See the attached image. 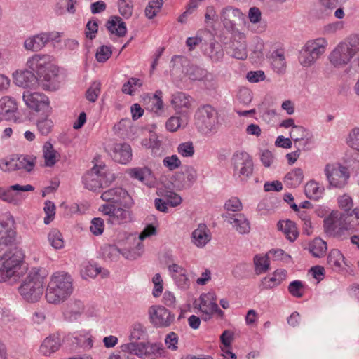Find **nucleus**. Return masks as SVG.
Masks as SVG:
<instances>
[{"label": "nucleus", "instance_id": "obj_51", "mask_svg": "<svg viewBox=\"0 0 359 359\" xmlns=\"http://www.w3.org/2000/svg\"><path fill=\"white\" fill-rule=\"evenodd\" d=\"M318 59L314 57L311 53L306 51L305 48H302L299 53V60L301 65L304 67H311L313 65Z\"/></svg>", "mask_w": 359, "mask_h": 359}, {"label": "nucleus", "instance_id": "obj_21", "mask_svg": "<svg viewBox=\"0 0 359 359\" xmlns=\"http://www.w3.org/2000/svg\"><path fill=\"white\" fill-rule=\"evenodd\" d=\"M337 0H318L313 8L314 16L318 19H324L330 16L337 7Z\"/></svg>", "mask_w": 359, "mask_h": 359}, {"label": "nucleus", "instance_id": "obj_50", "mask_svg": "<svg viewBox=\"0 0 359 359\" xmlns=\"http://www.w3.org/2000/svg\"><path fill=\"white\" fill-rule=\"evenodd\" d=\"M304 285L301 280H294L288 285L290 294L297 298H301L304 295Z\"/></svg>", "mask_w": 359, "mask_h": 359}, {"label": "nucleus", "instance_id": "obj_42", "mask_svg": "<svg viewBox=\"0 0 359 359\" xmlns=\"http://www.w3.org/2000/svg\"><path fill=\"white\" fill-rule=\"evenodd\" d=\"M205 53L210 60L215 62L221 61L224 55L222 46L218 43H211Z\"/></svg>", "mask_w": 359, "mask_h": 359}, {"label": "nucleus", "instance_id": "obj_49", "mask_svg": "<svg viewBox=\"0 0 359 359\" xmlns=\"http://www.w3.org/2000/svg\"><path fill=\"white\" fill-rule=\"evenodd\" d=\"M45 117L42 118L37 121L36 126L38 130L43 135H47L50 133L52 128L53 126V121L51 119L48 118V116L49 115L44 114Z\"/></svg>", "mask_w": 359, "mask_h": 359}, {"label": "nucleus", "instance_id": "obj_62", "mask_svg": "<svg viewBox=\"0 0 359 359\" xmlns=\"http://www.w3.org/2000/svg\"><path fill=\"white\" fill-rule=\"evenodd\" d=\"M152 282L154 285L153 290V295L155 297H158L163 292V280L159 273H156L152 278Z\"/></svg>", "mask_w": 359, "mask_h": 359}, {"label": "nucleus", "instance_id": "obj_54", "mask_svg": "<svg viewBox=\"0 0 359 359\" xmlns=\"http://www.w3.org/2000/svg\"><path fill=\"white\" fill-rule=\"evenodd\" d=\"M111 54L112 51L110 47L102 46L97 50L95 57L99 62H104L111 57Z\"/></svg>", "mask_w": 359, "mask_h": 359}, {"label": "nucleus", "instance_id": "obj_16", "mask_svg": "<svg viewBox=\"0 0 359 359\" xmlns=\"http://www.w3.org/2000/svg\"><path fill=\"white\" fill-rule=\"evenodd\" d=\"M130 208H125L124 206L112 207L111 205H101L100 210L104 215L109 216L108 222L111 224H124L131 221Z\"/></svg>", "mask_w": 359, "mask_h": 359}, {"label": "nucleus", "instance_id": "obj_43", "mask_svg": "<svg viewBox=\"0 0 359 359\" xmlns=\"http://www.w3.org/2000/svg\"><path fill=\"white\" fill-rule=\"evenodd\" d=\"M36 157L32 156H20L15 158L18 170L24 169L27 172L33 170L36 163Z\"/></svg>", "mask_w": 359, "mask_h": 359}, {"label": "nucleus", "instance_id": "obj_30", "mask_svg": "<svg viewBox=\"0 0 359 359\" xmlns=\"http://www.w3.org/2000/svg\"><path fill=\"white\" fill-rule=\"evenodd\" d=\"M43 157L46 166L51 167L59 160L60 154L53 149L50 142H46L43 147Z\"/></svg>", "mask_w": 359, "mask_h": 359}, {"label": "nucleus", "instance_id": "obj_7", "mask_svg": "<svg viewBox=\"0 0 359 359\" xmlns=\"http://www.w3.org/2000/svg\"><path fill=\"white\" fill-rule=\"evenodd\" d=\"M234 177L241 182L246 181L253 172V162L251 156L246 152L237 151L231 158Z\"/></svg>", "mask_w": 359, "mask_h": 359}, {"label": "nucleus", "instance_id": "obj_34", "mask_svg": "<svg viewBox=\"0 0 359 359\" xmlns=\"http://www.w3.org/2000/svg\"><path fill=\"white\" fill-rule=\"evenodd\" d=\"M309 250L315 257H322L325 255L327 243L321 238H315L309 246Z\"/></svg>", "mask_w": 359, "mask_h": 359}, {"label": "nucleus", "instance_id": "obj_37", "mask_svg": "<svg viewBox=\"0 0 359 359\" xmlns=\"http://www.w3.org/2000/svg\"><path fill=\"white\" fill-rule=\"evenodd\" d=\"M17 110L15 100L10 97H4L0 100V116H6Z\"/></svg>", "mask_w": 359, "mask_h": 359}, {"label": "nucleus", "instance_id": "obj_24", "mask_svg": "<svg viewBox=\"0 0 359 359\" xmlns=\"http://www.w3.org/2000/svg\"><path fill=\"white\" fill-rule=\"evenodd\" d=\"M34 187L32 185L27 184V185H20L18 184L11 185L8 187L7 189H4L3 187H0V198L3 201L10 203H15V198L14 195L12 193V191H34Z\"/></svg>", "mask_w": 359, "mask_h": 359}, {"label": "nucleus", "instance_id": "obj_45", "mask_svg": "<svg viewBox=\"0 0 359 359\" xmlns=\"http://www.w3.org/2000/svg\"><path fill=\"white\" fill-rule=\"evenodd\" d=\"M48 239L51 246L55 249L58 250L64 247V241L62 233L56 229H52L49 232Z\"/></svg>", "mask_w": 359, "mask_h": 359}, {"label": "nucleus", "instance_id": "obj_14", "mask_svg": "<svg viewBox=\"0 0 359 359\" xmlns=\"http://www.w3.org/2000/svg\"><path fill=\"white\" fill-rule=\"evenodd\" d=\"M23 100L31 109L43 114L49 115L51 111L49 100L47 96L39 93L26 92L23 93Z\"/></svg>", "mask_w": 359, "mask_h": 359}, {"label": "nucleus", "instance_id": "obj_23", "mask_svg": "<svg viewBox=\"0 0 359 359\" xmlns=\"http://www.w3.org/2000/svg\"><path fill=\"white\" fill-rule=\"evenodd\" d=\"M228 218V222L233 225V228L241 234L248 233L250 231L249 221L242 214H228L225 216Z\"/></svg>", "mask_w": 359, "mask_h": 359}, {"label": "nucleus", "instance_id": "obj_9", "mask_svg": "<svg viewBox=\"0 0 359 359\" xmlns=\"http://www.w3.org/2000/svg\"><path fill=\"white\" fill-rule=\"evenodd\" d=\"M349 224L345 213L339 211H332L328 217L324 219L325 232L333 237H339L343 231L347 230Z\"/></svg>", "mask_w": 359, "mask_h": 359}, {"label": "nucleus", "instance_id": "obj_8", "mask_svg": "<svg viewBox=\"0 0 359 359\" xmlns=\"http://www.w3.org/2000/svg\"><path fill=\"white\" fill-rule=\"evenodd\" d=\"M123 352H129L143 359H154L157 355H161L163 349L156 344L144 342H129L121 346Z\"/></svg>", "mask_w": 359, "mask_h": 359}, {"label": "nucleus", "instance_id": "obj_31", "mask_svg": "<svg viewBox=\"0 0 359 359\" xmlns=\"http://www.w3.org/2000/svg\"><path fill=\"white\" fill-rule=\"evenodd\" d=\"M277 226L279 230L285 234L287 239L290 241H294L297 238V229L293 222L290 220L278 222Z\"/></svg>", "mask_w": 359, "mask_h": 359}, {"label": "nucleus", "instance_id": "obj_28", "mask_svg": "<svg viewBox=\"0 0 359 359\" xmlns=\"http://www.w3.org/2000/svg\"><path fill=\"white\" fill-rule=\"evenodd\" d=\"M192 241L198 247L204 246L210 240V236L207 233L205 224H199L192 233Z\"/></svg>", "mask_w": 359, "mask_h": 359}, {"label": "nucleus", "instance_id": "obj_6", "mask_svg": "<svg viewBox=\"0 0 359 359\" xmlns=\"http://www.w3.org/2000/svg\"><path fill=\"white\" fill-rule=\"evenodd\" d=\"M358 51L359 36L352 35L334 49L330 55V61L336 67H342L348 64Z\"/></svg>", "mask_w": 359, "mask_h": 359}, {"label": "nucleus", "instance_id": "obj_29", "mask_svg": "<svg viewBox=\"0 0 359 359\" xmlns=\"http://www.w3.org/2000/svg\"><path fill=\"white\" fill-rule=\"evenodd\" d=\"M326 44L327 42L323 39H318L314 41H309L304 48L318 59L324 53Z\"/></svg>", "mask_w": 359, "mask_h": 359}, {"label": "nucleus", "instance_id": "obj_19", "mask_svg": "<svg viewBox=\"0 0 359 359\" xmlns=\"http://www.w3.org/2000/svg\"><path fill=\"white\" fill-rule=\"evenodd\" d=\"M191 97L182 92L172 95L171 104L178 114L187 116V111L191 107Z\"/></svg>", "mask_w": 359, "mask_h": 359}, {"label": "nucleus", "instance_id": "obj_63", "mask_svg": "<svg viewBox=\"0 0 359 359\" xmlns=\"http://www.w3.org/2000/svg\"><path fill=\"white\" fill-rule=\"evenodd\" d=\"M118 9L120 14L125 18H129L133 14V6L127 4L126 0H120Z\"/></svg>", "mask_w": 359, "mask_h": 359}, {"label": "nucleus", "instance_id": "obj_13", "mask_svg": "<svg viewBox=\"0 0 359 359\" xmlns=\"http://www.w3.org/2000/svg\"><path fill=\"white\" fill-rule=\"evenodd\" d=\"M180 65L186 68L183 70L185 74L192 81H203L205 85L210 89L215 88L216 83L215 76L209 73L205 69L201 68L195 65H189L187 60H182Z\"/></svg>", "mask_w": 359, "mask_h": 359}, {"label": "nucleus", "instance_id": "obj_55", "mask_svg": "<svg viewBox=\"0 0 359 359\" xmlns=\"http://www.w3.org/2000/svg\"><path fill=\"white\" fill-rule=\"evenodd\" d=\"M145 336V329L141 324H135L130 334V342H137Z\"/></svg>", "mask_w": 359, "mask_h": 359}, {"label": "nucleus", "instance_id": "obj_38", "mask_svg": "<svg viewBox=\"0 0 359 359\" xmlns=\"http://www.w3.org/2000/svg\"><path fill=\"white\" fill-rule=\"evenodd\" d=\"M83 311L84 305L83 302L76 300L70 306L69 309L65 311V316L69 321H74L78 319Z\"/></svg>", "mask_w": 359, "mask_h": 359}, {"label": "nucleus", "instance_id": "obj_58", "mask_svg": "<svg viewBox=\"0 0 359 359\" xmlns=\"http://www.w3.org/2000/svg\"><path fill=\"white\" fill-rule=\"evenodd\" d=\"M163 165L170 170H174L181 165V161L177 155L165 157L163 161Z\"/></svg>", "mask_w": 359, "mask_h": 359}, {"label": "nucleus", "instance_id": "obj_27", "mask_svg": "<svg viewBox=\"0 0 359 359\" xmlns=\"http://www.w3.org/2000/svg\"><path fill=\"white\" fill-rule=\"evenodd\" d=\"M290 137L294 142L306 141V144L311 143L313 138L311 131L299 125L293 126L290 132Z\"/></svg>", "mask_w": 359, "mask_h": 359}, {"label": "nucleus", "instance_id": "obj_10", "mask_svg": "<svg viewBox=\"0 0 359 359\" xmlns=\"http://www.w3.org/2000/svg\"><path fill=\"white\" fill-rule=\"evenodd\" d=\"M101 198L108 203L103 205L116 207L118 205L125 208H131L133 201L128 191L121 187H114L103 191Z\"/></svg>", "mask_w": 359, "mask_h": 359}, {"label": "nucleus", "instance_id": "obj_47", "mask_svg": "<svg viewBox=\"0 0 359 359\" xmlns=\"http://www.w3.org/2000/svg\"><path fill=\"white\" fill-rule=\"evenodd\" d=\"M101 272V268L92 265L89 263H86L82 265L81 269V274L83 278L87 279L88 278H94Z\"/></svg>", "mask_w": 359, "mask_h": 359}, {"label": "nucleus", "instance_id": "obj_46", "mask_svg": "<svg viewBox=\"0 0 359 359\" xmlns=\"http://www.w3.org/2000/svg\"><path fill=\"white\" fill-rule=\"evenodd\" d=\"M231 50L232 56L236 59L245 60L248 57L247 45L245 42H233Z\"/></svg>", "mask_w": 359, "mask_h": 359}, {"label": "nucleus", "instance_id": "obj_2", "mask_svg": "<svg viewBox=\"0 0 359 359\" xmlns=\"http://www.w3.org/2000/svg\"><path fill=\"white\" fill-rule=\"evenodd\" d=\"M15 231L8 228V224L0 221V282H6L11 278L16 279L21 274L20 269L24 258L21 249L14 245Z\"/></svg>", "mask_w": 359, "mask_h": 359}, {"label": "nucleus", "instance_id": "obj_25", "mask_svg": "<svg viewBox=\"0 0 359 359\" xmlns=\"http://www.w3.org/2000/svg\"><path fill=\"white\" fill-rule=\"evenodd\" d=\"M287 273L285 269L276 270L271 277H265L262 280L260 285L262 289L269 290L279 285L286 278Z\"/></svg>", "mask_w": 359, "mask_h": 359}, {"label": "nucleus", "instance_id": "obj_20", "mask_svg": "<svg viewBox=\"0 0 359 359\" xmlns=\"http://www.w3.org/2000/svg\"><path fill=\"white\" fill-rule=\"evenodd\" d=\"M83 183L86 188L96 191L102 188L101 171L98 166L95 165L83 177Z\"/></svg>", "mask_w": 359, "mask_h": 359}, {"label": "nucleus", "instance_id": "obj_60", "mask_svg": "<svg viewBox=\"0 0 359 359\" xmlns=\"http://www.w3.org/2000/svg\"><path fill=\"white\" fill-rule=\"evenodd\" d=\"M43 210L46 214V217L44 218L43 222L46 224H48L54 218L55 214V205L53 202L47 201L45 203Z\"/></svg>", "mask_w": 359, "mask_h": 359}, {"label": "nucleus", "instance_id": "obj_11", "mask_svg": "<svg viewBox=\"0 0 359 359\" xmlns=\"http://www.w3.org/2000/svg\"><path fill=\"white\" fill-rule=\"evenodd\" d=\"M325 174L330 185L336 188L344 187L350 177L348 168L339 163L326 165Z\"/></svg>", "mask_w": 359, "mask_h": 359}, {"label": "nucleus", "instance_id": "obj_26", "mask_svg": "<svg viewBox=\"0 0 359 359\" xmlns=\"http://www.w3.org/2000/svg\"><path fill=\"white\" fill-rule=\"evenodd\" d=\"M108 31L118 37H123L127 32L126 23L119 16H111L106 23Z\"/></svg>", "mask_w": 359, "mask_h": 359}, {"label": "nucleus", "instance_id": "obj_12", "mask_svg": "<svg viewBox=\"0 0 359 359\" xmlns=\"http://www.w3.org/2000/svg\"><path fill=\"white\" fill-rule=\"evenodd\" d=\"M148 314L150 322L155 327H168L172 324L175 318L170 311L161 305L150 306Z\"/></svg>", "mask_w": 359, "mask_h": 359}, {"label": "nucleus", "instance_id": "obj_64", "mask_svg": "<svg viewBox=\"0 0 359 359\" xmlns=\"http://www.w3.org/2000/svg\"><path fill=\"white\" fill-rule=\"evenodd\" d=\"M344 213L350 226L359 225V207L353 209L351 213Z\"/></svg>", "mask_w": 359, "mask_h": 359}, {"label": "nucleus", "instance_id": "obj_22", "mask_svg": "<svg viewBox=\"0 0 359 359\" xmlns=\"http://www.w3.org/2000/svg\"><path fill=\"white\" fill-rule=\"evenodd\" d=\"M61 346V337L58 333H54L46 337L40 346V352L43 355H50L57 351Z\"/></svg>", "mask_w": 359, "mask_h": 359}, {"label": "nucleus", "instance_id": "obj_32", "mask_svg": "<svg viewBox=\"0 0 359 359\" xmlns=\"http://www.w3.org/2000/svg\"><path fill=\"white\" fill-rule=\"evenodd\" d=\"M42 33L28 38L24 43V46L27 50L32 51H39L46 44V39Z\"/></svg>", "mask_w": 359, "mask_h": 359}, {"label": "nucleus", "instance_id": "obj_36", "mask_svg": "<svg viewBox=\"0 0 359 359\" xmlns=\"http://www.w3.org/2000/svg\"><path fill=\"white\" fill-rule=\"evenodd\" d=\"M271 65L273 69L278 74H284L286 70V62L283 53L278 50L272 55Z\"/></svg>", "mask_w": 359, "mask_h": 359}, {"label": "nucleus", "instance_id": "obj_40", "mask_svg": "<svg viewBox=\"0 0 359 359\" xmlns=\"http://www.w3.org/2000/svg\"><path fill=\"white\" fill-rule=\"evenodd\" d=\"M122 254L124 257L128 258L126 254L122 252L116 245H107L102 248V255L105 259L109 261H116L118 259L120 255Z\"/></svg>", "mask_w": 359, "mask_h": 359}, {"label": "nucleus", "instance_id": "obj_35", "mask_svg": "<svg viewBox=\"0 0 359 359\" xmlns=\"http://www.w3.org/2000/svg\"><path fill=\"white\" fill-rule=\"evenodd\" d=\"M324 188L320 187L315 181H310L306 183L304 187V192L307 198L317 200L323 194Z\"/></svg>", "mask_w": 359, "mask_h": 359}, {"label": "nucleus", "instance_id": "obj_17", "mask_svg": "<svg viewBox=\"0 0 359 359\" xmlns=\"http://www.w3.org/2000/svg\"><path fill=\"white\" fill-rule=\"evenodd\" d=\"M198 177L196 170L192 166H187L184 171L177 172L174 177V186L178 190L189 189Z\"/></svg>", "mask_w": 359, "mask_h": 359}, {"label": "nucleus", "instance_id": "obj_15", "mask_svg": "<svg viewBox=\"0 0 359 359\" xmlns=\"http://www.w3.org/2000/svg\"><path fill=\"white\" fill-rule=\"evenodd\" d=\"M221 21L229 31H234L236 26L245 23V15L236 8L226 6L221 11Z\"/></svg>", "mask_w": 359, "mask_h": 359}, {"label": "nucleus", "instance_id": "obj_53", "mask_svg": "<svg viewBox=\"0 0 359 359\" xmlns=\"http://www.w3.org/2000/svg\"><path fill=\"white\" fill-rule=\"evenodd\" d=\"M100 92V83L98 82H94L91 86L87 90L86 93V99L91 102H95Z\"/></svg>", "mask_w": 359, "mask_h": 359}, {"label": "nucleus", "instance_id": "obj_41", "mask_svg": "<svg viewBox=\"0 0 359 359\" xmlns=\"http://www.w3.org/2000/svg\"><path fill=\"white\" fill-rule=\"evenodd\" d=\"M131 177L147 184L153 179L151 170L147 167L131 170Z\"/></svg>", "mask_w": 359, "mask_h": 359}, {"label": "nucleus", "instance_id": "obj_44", "mask_svg": "<svg viewBox=\"0 0 359 359\" xmlns=\"http://www.w3.org/2000/svg\"><path fill=\"white\" fill-rule=\"evenodd\" d=\"M304 175L302 169L294 168L285 177V182L292 187H297L302 182Z\"/></svg>", "mask_w": 359, "mask_h": 359}, {"label": "nucleus", "instance_id": "obj_1", "mask_svg": "<svg viewBox=\"0 0 359 359\" xmlns=\"http://www.w3.org/2000/svg\"><path fill=\"white\" fill-rule=\"evenodd\" d=\"M45 58V56L39 55L30 58L27 65L33 71L36 72L37 76L32 71H17L13 74L15 83L25 88L41 86L43 90H55L58 69L54 65L47 62Z\"/></svg>", "mask_w": 359, "mask_h": 359}, {"label": "nucleus", "instance_id": "obj_52", "mask_svg": "<svg viewBox=\"0 0 359 359\" xmlns=\"http://www.w3.org/2000/svg\"><path fill=\"white\" fill-rule=\"evenodd\" d=\"M344 259L342 254L339 250L334 249L332 250L327 256V264L331 266L339 267L341 266V261Z\"/></svg>", "mask_w": 359, "mask_h": 359}, {"label": "nucleus", "instance_id": "obj_59", "mask_svg": "<svg viewBox=\"0 0 359 359\" xmlns=\"http://www.w3.org/2000/svg\"><path fill=\"white\" fill-rule=\"evenodd\" d=\"M347 142L351 147L359 151V128H354L351 130Z\"/></svg>", "mask_w": 359, "mask_h": 359}, {"label": "nucleus", "instance_id": "obj_61", "mask_svg": "<svg viewBox=\"0 0 359 359\" xmlns=\"http://www.w3.org/2000/svg\"><path fill=\"white\" fill-rule=\"evenodd\" d=\"M178 336L174 332H171L166 335L165 339V344L168 348L172 351H176L177 349Z\"/></svg>", "mask_w": 359, "mask_h": 359}, {"label": "nucleus", "instance_id": "obj_56", "mask_svg": "<svg viewBox=\"0 0 359 359\" xmlns=\"http://www.w3.org/2000/svg\"><path fill=\"white\" fill-rule=\"evenodd\" d=\"M104 220L102 218H93L91 221L90 231L95 236L101 235L104 231Z\"/></svg>", "mask_w": 359, "mask_h": 359}, {"label": "nucleus", "instance_id": "obj_33", "mask_svg": "<svg viewBox=\"0 0 359 359\" xmlns=\"http://www.w3.org/2000/svg\"><path fill=\"white\" fill-rule=\"evenodd\" d=\"M188 118L185 115L181 116H172L170 117L165 123L166 129L170 132H175L180 128L185 127L187 125Z\"/></svg>", "mask_w": 359, "mask_h": 359}, {"label": "nucleus", "instance_id": "obj_57", "mask_svg": "<svg viewBox=\"0 0 359 359\" xmlns=\"http://www.w3.org/2000/svg\"><path fill=\"white\" fill-rule=\"evenodd\" d=\"M177 151L184 157H191L194 154L193 143L191 142L181 143L178 146Z\"/></svg>", "mask_w": 359, "mask_h": 359}, {"label": "nucleus", "instance_id": "obj_48", "mask_svg": "<svg viewBox=\"0 0 359 359\" xmlns=\"http://www.w3.org/2000/svg\"><path fill=\"white\" fill-rule=\"evenodd\" d=\"M163 0H151L145 8V15L152 19L159 12L163 6Z\"/></svg>", "mask_w": 359, "mask_h": 359}, {"label": "nucleus", "instance_id": "obj_39", "mask_svg": "<svg viewBox=\"0 0 359 359\" xmlns=\"http://www.w3.org/2000/svg\"><path fill=\"white\" fill-rule=\"evenodd\" d=\"M255 273L257 275L266 272L269 269L270 263L268 255H256L253 259Z\"/></svg>", "mask_w": 359, "mask_h": 359}, {"label": "nucleus", "instance_id": "obj_18", "mask_svg": "<svg viewBox=\"0 0 359 359\" xmlns=\"http://www.w3.org/2000/svg\"><path fill=\"white\" fill-rule=\"evenodd\" d=\"M110 155L114 161L126 164L132 158V149L127 143H115L111 148Z\"/></svg>", "mask_w": 359, "mask_h": 359}, {"label": "nucleus", "instance_id": "obj_4", "mask_svg": "<svg viewBox=\"0 0 359 359\" xmlns=\"http://www.w3.org/2000/svg\"><path fill=\"white\" fill-rule=\"evenodd\" d=\"M45 278L39 269H32L18 288L22 298L28 302H38L44 291Z\"/></svg>", "mask_w": 359, "mask_h": 359}, {"label": "nucleus", "instance_id": "obj_5", "mask_svg": "<svg viewBox=\"0 0 359 359\" xmlns=\"http://www.w3.org/2000/svg\"><path fill=\"white\" fill-rule=\"evenodd\" d=\"M194 118L198 130L205 135L215 134L220 126L218 112L210 104L198 107Z\"/></svg>", "mask_w": 359, "mask_h": 359}, {"label": "nucleus", "instance_id": "obj_3", "mask_svg": "<svg viewBox=\"0 0 359 359\" xmlns=\"http://www.w3.org/2000/svg\"><path fill=\"white\" fill-rule=\"evenodd\" d=\"M73 290L72 280L65 273H55L48 283L46 299L49 303L59 304L67 299Z\"/></svg>", "mask_w": 359, "mask_h": 359}]
</instances>
